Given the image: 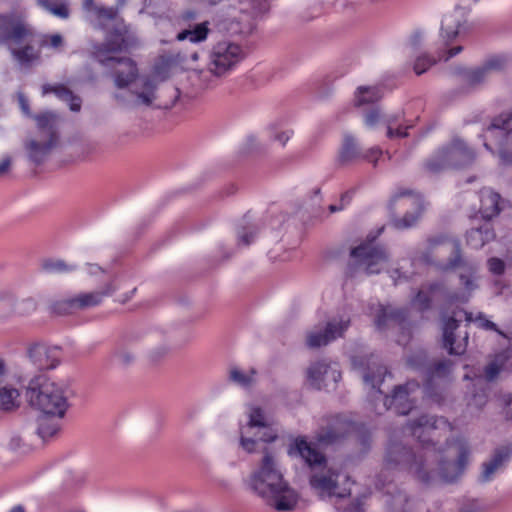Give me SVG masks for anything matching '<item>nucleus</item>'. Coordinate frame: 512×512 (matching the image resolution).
<instances>
[{
    "label": "nucleus",
    "instance_id": "obj_1",
    "mask_svg": "<svg viewBox=\"0 0 512 512\" xmlns=\"http://www.w3.org/2000/svg\"><path fill=\"white\" fill-rule=\"evenodd\" d=\"M407 429L416 437L420 447L414 451L401 442L390 440L385 453L384 464L387 469L407 471L424 484L430 483L426 469L429 457L437 458L436 441L433 434L438 430L451 432L452 427L444 417L421 415L407 423Z\"/></svg>",
    "mask_w": 512,
    "mask_h": 512
},
{
    "label": "nucleus",
    "instance_id": "obj_2",
    "mask_svg": "<svg viewBox=\"0 0 512 512\" xmlns=\"http://www.w3.org/2000/svg\"><path fill=\"white\" fill-rule=\"evenodd\" d=\"M258 467L244 480L247 489L278 511H291L298 494L284 479L274 450L264 447Z\"/></svg>",
    "mask_w": 512,
    "mask_h": 512
},
{
    "label": "nucleus",
    "instance_id": "obj_3",
    "mask_svg": "<svg viewBox=\"0 0 512 512\" xmlns=\"http://www.w3.org/2000/svg\"><path fill=\"white\" fill-rule=\"evenodd\" d=\"M36 30L22 10L0 13V45L6 46L13 60L22 68H31L41 58L33 45Z\"/></svg>",
    "mask_w": 512,
    "mask_h": 512
},
{
    "label": "nucleus",
    "instance_id": "obj_4",
    "mask_svg": "<svg viewBox=\"0 0 512 512\" xmlns=\"http://www.w3.org/2000/svg\"><path fill=\"white\" fill-rule=\"evenodd\" d=\"M447 433L444 430H438L436 434H433V438L437 443L436 451L439 452V456L437 458L428 456L426 469L428 470L430 480L432 479V472L437 470L443 481L452 483L465 472L471 451L464 439L449 440L446 437Z\"/></svg>",
    "mask_w": 512,
    "mask_h": 512
},
{
    "label": "nucleus",
    "instance_id": "obj_5",
    "mask_svg": "<svg viewBox=\"0 0 512 512\" xmlns=\"http://www.w3.org/2000/svg\"><path fill=\"white\" fill-rule=\"evenodd\" d=\"M69 393L68 383H58L50 380L45 374H39L30 379L25 397L30 406L42 411L43 414L63 418L69 408Z\"/></svg>",
    "mask_w": 512,
    "mask_h": 512
},
{
    "label": "nucleus",
    "instance_id": "obj_6",
    "mask_svg": "<svg viewBox=\"0 0 512 512\" xmlns=\"http://www.w3.org/2000/svg\"><path fill=\"white\" fill-rule=\"evenodd\" d=\"M476 159L475 151L458 136L436 149L424 163V169L430 174H439L447 169L470 166Z\"/></svg>",
    "mask_w": 512,
    "mask_h": 512
},
{
    "label": "nucleus",
    "instance_id": "obj_7",
    "mask_svg": "<svg viewBox=\"0 0 512 512\" xmlns=\"http://www.w3.org/2000/svg\"><path fill=\"white\" fill-rule=\"evenodd\" d=\"M407 364L414 370L423 372L425 381L423 385L424 394L435 402L442 400V393L439 391L436 380L447 379L451 373L452 362L440 360L436 363H428L426 354L419 352L407 359Z\"/></svg>",
    "mask_w": 512,
    "mask_h": 512
},
{
    "label": "nucleus",
    "instance_id": "obj_8",
    "mask_svg": "<svg viewBox=\"0 0 512 512\" xmlns=\"http://www.w3.org/2000/svg\"><path fill=\"white\" fill-rule=\"evenodd\" d=\"M242 57L239 45L229 41L219 42L210 51L208 69L215 76H222L239 63Z\"/></svg>",
    "mask_w": 512,
    "mask_h": 512
},
{
    "label": "nucleus",
    "instance_id": "obj_9",
    "mask_svg": "<svg viewBox=\"0 0 512 512\" xmlns=\"http://www.w3.org/2000/svg\"><path fill=\"white\" fill-rule=\"evenodd\" d=\"M376 236H367L366 241L354 247L350 256L355 258L359 264L365 265L366 274H378L381 271V264L388 261V253L383 245L375 244Z\"/></svg>",
    "mask_w": 512,
    "mask_h": 512
},
{
    "label": "nucleus",
    "instance_id": "obj_10",
    "mask_svg": "<svg viewBox=\"0 0 512 512\" xmlns=\"http://www.w3.org/2000/svg\"><path fill=\"white\" fill-rule=\"evenodd\" d=\"M421 389L417 380H408L406 383L394 387L391 395H386L384 405L398 415L409 414L416 406L418 393Z\"/></svg>",
    "mask_w": 512,
    "mask_h": 512
},
{
    "label": "nucleus",
    "instance_id": "obj_11",
    "mask_svg": "<svg viewBox=\"0 0 512 512\" xmlns=\"http://www.w3.org/2000/svg\"><path fill=\"white\" fill-rule=\"evenodd\" d=\"M505 62L504 57L493 56L474 68L455 67L453 73L461 78L462 83L467 88L475 89L482 85L492 72L502 70Z\"/></svg>",
    "mask_w": 512,
    "mask_h": 512
},
{
    "label": "nucleus",
    "instance_id": "obj_12",
    "mask_svg": "<svg viewBox=\"0 0 512 512\" xmlns=\"http://www.w3.org/2000/svg\"><path fill=\"white\" fill-rule=\"evenodd\" d=\"M488 133L497 141L501 163L512 165V110L495 118L488 127Z\"/></svg>",
    "mask_w": 512,
    "mask_h": 512
},
{
    "label": "nucleus",
    "instance_id": "obj_13",
    "mask_svg": "<svg viewBox=\"0 0 512 512\" xmlns=\"http://www.w3.org/2000/svg\"><path fill=\"white\" fill-rule=\"evenodd\" d=\"M137 44V38L124 24H116L108 33L105 41L95 48V56L106 58L107 53L126 51Z\"/></svg>",
    "mask_w": 512,
    "mask_h": 512
},
{
    "label": "nucleus",
    "instance_id": "obj_14",
    "mask_svg": "<svg viewBox=\"0 0 512 512\" xmlns=\"http://www.w3.org/2000/svg\"><path fill=\"white\" fill-rule=\"evenodd\" d=\"M352 365L356 369L362 371V378L366 385H370L373 389H377L379 393H382L380 386L384 381L387 374L390 375L387 367L384 366L379 357L370 355L353 356L351 358Z\"/></svg>",
    "mask_w": 512,
    "mask_h": 512
},
{
    "label": "nucleus",
    "instance_id": "obj_15",
    "mask_svg": "<svg viewBox=\"0 0 512 512\" xmlns=\"http://www.w3.org/2000/svg\"><path fill=\"white\" fill-rule=\"evenodd\" d=\"M350 325L349 317L333 318L326 323L322 330L308 332L306 345L311 349L326 346L336 339L344 337Z\"/></svg>",
    "mask_w": 512,
    "mask_h": 512
},
{
    "label": "nucleus",
    "instance_id": "obj_16",
    "mask_svg": "<svg viewBox=\"0 0 512 512\" xmlns=\"http://www.w3.org/2000/svg\"><path fill=\"white\" fill-rule=\"evenodd\" d=\"M353 423L340 415L329 416L315 433L318 444L329 446L342 441L351 431Z\"/></svg>",
    "mask_w": 512,
    "mask_h": 512
},
{
    "label": "nucleus",
    "instance_id": "obj_17",
    "mask_svg": "<svg viewBox=\"0 0 512 512\" xmlns=\"http://www.w3.org/2000/svg\"><path fill=\"white\" fill-rule=\"evenodd\" d=\"M99 63L107 68L115 69L114 81L118 88H125L138 76L136 63L128 57L100 58Z\"/></svg>",
    "mask_w": 512,
    "mask_h": 512
},
{
    "label": "nucleus",
    "instance_id": "obj_18",
    "mask_svg": "<svg viewBox=\"0 0 512 512\" xmlns=\"http://www.w3.org/2000/svg\"><path fill=\"white\" fill-rule=\"evenodd\" d=\"M239 4V12L241 17L239 20L243 22L240 28L241 33H251L255 28V21L262 19L270 11V0H231Z\"/></svg>",
    "mask_w": 512,
    "mask_h": 512
},
{
    "label": "nucleus",
    "instance_id": "obj_19",
    "mask_svg": "<svg viewBox=\"0 0 512 512\" xmlns=\"http://www.w3.org/2000/svg\"><path fill=\"white\" fill-rule=\"evenodd\" d=\"M288 455L300 457L311 469L324 467L327 463L326 456L317 450L305 437L299 436L289 445Z\"/></svg>",
    "mask_w": 512,
    "mask_h": 512
},
{
    "label": "nucleus",
    "instance_id": "obj_20",
    "mask_svg": "<svg viewBox=\"0 0 512 512\" xmlns=\"http://www.w3.org/2000/svg\"><path fill=\"white\" fill-rule=\"evenodd\" d=\"M410 195L409 190H403L400 191L398 194H396L389 202V210L394 216V204L395 202L400 198L404 196ZM405 206H413L414 211L413 212H406L402 218L393 217L392 218V224L396 229H408L413 227L418 219L420 218L424 207H423V201L419 197L409 198L404 202Z\"/></svg>",
    "mask_w": 512,
    "mask_h": 512
},
{
    "label": "nucleus",
    "instance_id": "obj_21",
    "mask_svg": "<svg viewBox=\"0 0 512 512\" xmlns=\"http://www.w3.org/2000/svg\"><path fill=\"white\" fill-rule=\"evenodd\" d=\"M479 214L483 221L491 222L503 210L505 200L491 188H483L479 192Z\"/></svg>",
    "mask_w": 512,
    "mask_h": 512
},
{
    "label": "nucleus",
    "instance_id": "obj_22",
    "mask_svg": "<svg viewBox=\"0 0 512 512\" xmlns=\"http://www.w3.org/2000/svg\"><path fill=\"white\" fill-rule=\"evenodd\" d=\"M338 473L333 472L331 469L327 471V473H314L311 475L309 483L321 498L325 497H339L344 498L347 494L337 493L336 490L338 488Z\"/></svg>",
    "mask_w": 512,
    "mask_h": 512
},
{
    "label": "nucleus",
    "instance_id": "obj_23",
    "mask_svg": "<svg viewBox=\"0 0 512 512\" xmlns=\"http://www.w3.org/2000/svg\"><path fill=\"white\" fill-rule=\"evenodd\" d=\"M461 320L455 316H448L443 319L442 327V341L443 348H445L450 355H462L466 351L468 333L465 334L463 342L455 344V331L459 328Z\"/></svg>",
    "mask_w": 512,
    "mask_h": 512
},
{
    "label": "nucleus",
    "instance_id": "obj_24",
    "mask_svg": "<svg viewBox=\"0 0 512 512\" xmlns=\"http://www.w3.org/2000/svg\"><path fill=\"white\" fill-rule=\"evenodd\" d=\"M512 458V440L496 448L489 461L482 464V471L479 481L482 483L489 482L493 479L494 474L505 462Z\"/></svg>",
    "mask_w": 512,
    "mask_h": 512
},
{
    "label": "nucleus",
    "instance_id": "obj_25",
    "mask_svg": "<svg viewBox=\"0 0 512 512\" xmlns=\"http://www.w3.org/2000/svg\"><path fill=\"white\" fill-rule=\"evenodd\" d=\"M28 356L38 370H51L60 363L57 350L42 344L32 345L28 350Z\"/></svg>",
    "mask_w": 512,
    "mask_h": 512
},
{
    "label": "nucleus",
    "instance_id": "obj_26",
    "mask_svg": "<svg viewBox=\"0 0 512 512\" xmlns=\"http://www.w3.org/2000/svg\"><path fill=\"white\" fill-rule=\"evenodd\" d=\"M496 233L491 222L483 221L477 226H472L466 232V243L473 249H481L485 244L493 241Z\"/></svg>",
    "mask_w": 512,
    "mask_h": 512
},
{
    "label": "nucleus",
    "instance_id": "obj_27",
    "mask_svg": "<svg viewBox=\"0 0 512 512\" xmlns=\"http://www.w3.org/2000/svg\"><path fill=\"white\" fill-rule=\"evenodd\" d=\"M115 291L116 287L110 282L101 291L80 293L74 296L76 311L98 306L104 297L112 295Z\"/></svg>",
    "mask_w": 512,
    "mask_h": 512
},
{
    "label": "nucleus",
    "instance_id": "obj_28",
    "mask_svg": "<svg viewBox=\"0 0 512 512\" xmlns=\"http://www.w3.org/2000/svg\"><path fill=\"white\" fill-rule=\"evenodd\" d=\"M53 93L57 98L69 104L71 111L78 112L81 109L82 100L75 95L72 90L63 84H44L42 86V94L47 95Z\"/></svg>",
    "mask_w": 512,
    "mask_h": 512
},
{
    "label": "nucleus",
    "instance_id": "obj_29",
    "mask_svg": "<svg viewBox=\"0 0 512 512\" xmlns=\"http://www.w3.org/2000/svg\"><path fill=\"white\" fill-rule=\"evenodd\" d=\"M362 156V150L357 140L350 134H345L338 153L337 161L339 165L345 166Z\"/></svg>",
    "mask_w": 512,
    "mask_h": 512
},
{
    "label": "nucleus",
    "instance_id": "obj_30",
    "mask_svg": "<svg viewBox=\"0 0 512 512\" xmlns=\"http://www.w3.org/2000/svg\"><path fill=\"white\" fill-rule=\"evenodd\" d=\"M462 22L458 12L444 16L441 25V38L445 46L450 45L462 32Z\"/></svg>",
    "mask_w": 512,
    "mask_h": 512
},
{
    "label": "nucleus",
    "instance_id": "obj_31",
    "mask_svg": "<svg viewBox=\"0 0 512 512\" xmlns=\"http://www.w3.org/2000/svg\"><path fill=\"white\" fill-rule=\"evenodd\" d=\"M451 245L452 249L450 257L446 263L437 265L438 268L443 272L454 271L458 268H465L469 271H473V266L470 265L463 257L460 241L453 240Z\"/></svg>",
    "mask_w": 512,
    "mask_h": 512
},
{
    "label": "nucleus",
    "instance_id": "obj_32",
    "mask_svg": "<svg viewBox=\"0 0 512 512\" xmlns=\"http://www.w3.org/2000/svg\"><path fill=\"white\" fill-rule=\"evenodd\" d=\"M58 140L49 138L46 142L40 143L36 140H30L26 144L29 159L36 165H40L45 161L47 155L56 146Z\"/></svg>",
    "mask_w": 512,
    "mask_h": 512
},
{
    "label": "nucleus",
    "instance_id": "obj_33",
    "mask_svg": "<svg viewBox=\"0 0 512 512\" xmlns=\"http://www.w3.org/2000/svg\"><path fill=\"white\" fill-rule=\"evenodd\" d=\"M512 357V351L505 349L496 353L494 358L485 366L484 376L487 381L495 380L499 373L506 367Z\"/></svg>",
    "mask_w": 512,
    "mask_h": 512
},
{
    "label": "nucleus",
    "instance_id": "obj_34",
    "mask_svg": "<svg viewBox=\"0 0 512 512\" xmlns=\"http://www.w3.org/2000/svg\"><path fill=\"white\" fill-rule=\"evenodd\" d=\"M57 416L44 414L38 418L37 434L43 439L56 435L61 429L60 420Z\"/></svg>",
    "mask_w": 512,
    "mask_h": 512
},
{
    "label": "nucleus",
    "instance_id": "obj_35",
    "mask_svg": "<svg viewBox=\"0 0 512 512\" xmlns=\"http://www.w3.org/2000/svg\"><path fill=\"white\" fill-rule=\"evenodd\" d=\"M209 22L205 21L194 26L184 29L176 36L178 41L189 40L192 43H201L205 41L210 33Z\"/></svg>",
    "mask_w": 512,
    "mask_h": 512
},
{
    "label": "nucleus",
    "instance_id": "obj_36",
    "mask_svg": "<svg viewBox=\"0 0 512 512\" xmlns=\"http://www.w3.org/2000/svg\"><path fill=\"white\" fill-rule=\"evenodd\" d=\"M329 364L324 361L312 363L307 369V381L314 389L321 390L324 386V377L328 373Z\"/></svg>",
    "mask_w": 512,
    "mask_h": 512
},
{
    "label": "nucleus",
    "instance_id": "obj_37",
    "mask_svg": "<svg viewBox=\"0 0 512 512\" xmlns=\"http://www.w3.org/2000/svg\"><path fill=\"white\" fill-rule=\"evenodd\" d=\"M37 127L40 131L45 132L49 138L58 140V133L56 128L57 115L53 112H45L34 116Z\"/></svg>",
    "mask_w": 512,
    "mask_h": 512
},
{
    "label": "nucleus",
    "instance_id": "obj_38",
    "mask_svg": "<svg viewBox=\"0 0 512 512\" xmlns=\"http://www.w3.org/2000/svg\"><path fill=\"white\" fill-rule=\"evenodd\" d=\"M20 393L16 388L4 386L0 388V411H12L19 407Z\"/></svg>",
    "mask_w": 512,
    "mask_h": 512
},
{
    "label": "nucleus",
    "instance_id": "obj_39",
    "mask_svg": "<svg viewBox=\"0 0 512 512\" xmlns=\"http://www.w3.org/2000/svg\"><path fill=\"white\" fill-rule=\"evenodd\" d=\"M39 6L60 19H67L70 15L67 0H37Z\"/></svg>",
    "mask_w": 512,
    "mask_h": 512
},
{
    "label": "nucleus",
    "instance_id": "obj_40",
    "mask_svg": "<svg viewBox=\"0 0 512 512\" xmlns=\"http://www.w3.org/2000/svg\"><path fill=\"white\" fill-rule=\"evenodd\" d=\"M41 270L48 273V274H62V273H69L74 270H76L75 265L67 264L62 259H44L42 260L41 264Z\"/></svg>",
    "mask_w": 512,
    "mask_h": 512
},
{
    "label": "nucleus",
    "instance_id": "obj_41",
    "mask_svg": "<svg viewBox=\"0 0 512 512\" xmlns=\"http://www.w3.org/2000/svg\"><path fill=\"white\" fill-rule=\"evenodd\" d=\"M381 98L380 90L376 87H359L356 94V104H372Z\"/></svg>",
    "mask_w": 512,
    "mask_h": 512
},
{
    "label": "nucleus",
    "instance_id": "obj_42",
    "mask_svg": "<svg viewBox=\"0 0 512 512\" xmlns=\"http://www.w3.org/2000/svg\"><path fill=\"white\" fill-rule=\"evenodd\" d=\"M1 307H12L11 302L0 303ZM37 309V303L32 298L23 299L13 305V312L20 316H26L33 313Z\"/></svg>",
    "mask_w": 512,
    "mask_h": 512
},
{
    "label": "nucleus",
    "instance_id": "obj_43",
    "mask_svg": "<svg viewBox=\"0 0 512 512\" xmlns=\"http://www.w3.org/2000/svg\"><path fill=\"white\" fill-rule=\"evenodd\" d=\"M52 313L64 316L76 312L74 297L61 299L53 302L50 306Z\"/></svg>",
    "mask_w": 512,
    "mask_h": 512
},
{
    "label": "nucleus",
    "instance_id": "obj_44",
    "mask_svg": "<svg viewBox=\"0 0 512 512\" xmlns=\"http://www.w3.org/2000/svg\"><path fill=\"white\" fill-rule=\"evenodd\" d=\"M255 369H250L249 374H245L238 368H232L229 373V380L236 383L237 385L247 388L253 383V376L256 375Z\"/></svg>",
    "mask_w": 512,
    "mask_h": 512
},
{
    "label": "nucleus",
    "instance_id": "obj_45",
    "mask_svg": "<svg viewBox=\"0 0 512 512\" xmlns=\"http://www.w3.org/2000/svg\"><path fill=\"white\" fill-rule=\"evenodd\" d=\"M352 430L355 431L356 441L361 447L363 452L369 451L371 447L372 436L370 430L363 424L353 426Z\"/></svg>",
    "mask_w": 512,
    "mask_h": 512
},
{
    "label": "nucleus",
    "instance_id": "obj_46",
    "mask_svg": "<svg viewBox=\"0 0 512 512\" xmlns=\"http://www.w3.org/2000/svg\"><path fill=\"white\" fill-rule=\"evenodd\" d=\"M64 44V38L59 33L42 35V39L39 43L40 47H49L56 51H61Z\"/></svg>",
    "mask_w": 512,
    "mask_h": 512
},
{
    "label": "nucleus",
    "instance_id": "obj_47",
    "mask_svg": "<svg viewBox=\"0 0 512 512\" xmlns=\"http://www.w3.org/2000/svg\"><path fill=\"white\" fill-rule=\"evenodd\" d=\"M247 425L251 428L253 427H260V428H266L268 426L265 415L262 410V408L255 406L251 408V411L249 413V421Z\"/></svg>",
    "mask_w": 512,
    "mask_h": 512
},
{
    "label": "nucleus",
    "instance_id": "obj_48",
    "mask_svg": "<svg viewBox=\"0 0 512 512\" xmlns=\"http://www.w3.org/2000/svg\"><path fill=\"white\" fill-rule=\"evenodd\" d=\"M257 228L255 226H249V227H240L237 230V236H238V243L242 244L244 246L250 245L256 235H257Z\"/></svg>",
    "mask_w": 512,
    "mask_h": 512
},
{
    "label": "nucleus",
    "instance_id": "obj_49",
    "mask_svg": "<svg viewBox=\"0 0 512 512\" xmlns=\"http://www.w3.org/2000/svg\"><path fill=\"white\" fill-rule=\"evenodd\" d=\"M436 63L437 60L434 57L424 54L417 57L413 69L417 75H421Z\"/></svg>",
    "mask_w": 512,
    "mask_h": 512
},
{
    "label": "nucleus",
    "instance_id": "obj_50",
    "mask_svg": "<svg viewBox=\"0 0 512 512\" xmlns=\"http://www.w3.org/2000/svg\"><path fill=\"white\" fill-rule=\"evenodd\" d=\"M476 322L478 323V326L480 328H482L484 330L494 331L497 334H499L500 336H502L508 340H512V336L505 334L503 331H501L494 322L486 319L484 314L479 313L478 317L476 318Z\"/></svg>",
    "mask_w": 512,
    "mask_h": 512
},
{
    "label": "nucleus",
    "instance_id": "obj_51",
    "mask_svg": "<svg viewBox=\"0 0 512 512\" xmlns=\"http://www.w3.org/2000/svg\"><path fill=\"white\" fill-rule=\"evenodd\" d=\"M417 304L419 311L425 312L431 308L432 300L428 293L419 290L413 300Z\"/></svg>",
    "mask_w": 512,
    "mask_h": 512
},
{
    "label": "nucleus",
    "instance_id": "obj_52",
    "mask_svg": "<svg viewBox=\"0 0 512 512\" xmlns=\"http://www.w3.org/2000/svg\"><path fill=\"white\" fill-rule=\"evenodd\" d=\"M393 124H394V121L392 120H389L388 122V126H387V137L392 139V138H406L408 137V128H410L411 126H402V125H399L397 128H393Z\"/></svg>",
    "mask_w": 512,
    "mask_h": 512
},
{
    "label": "nucleus",
    "instance_id": "obj_53",
    "mask_svg": "<svg viewBox=\"0 0 512 512\" xmlns=\"http://www.w3.org/2000/svg\"><path fill=\"white\" fill-rule=\"evenodd\" d=\"M488 270L496 276H501L505 272V262L498 257H491L487 260Z\"/></svg>",
    "mask_w": 512,
    "mask_h": 512
},
{
    "label": "nucleus",
    "instance_id": "obj_54",
    "mask_svg": "<svg viewBox=\"0 0 512 512\" xmlns=\"http://www.w3.org/2000/svg\"><path fill=\"white\" fill-rule=\"evenodd\" d=\"M445 240L446 239L443 236L429 238L428 239V251L423 253V256H422L423 261H425L427 264H433V261L431 260V253L436 246L443 244L445 242Z\"/></svg>",
    "mask_w": 512,
    "mask_h": 512
},
{
    "label": "nucleus",
    "instance_id": "obj_55",
    "mask_svg": "<svg viewBox=\"0 0 512 512\" xmlns=\"http://www.w3.org/2000/svg\"><path fill=\"white\" fill-rule=\"evenodd\" d=\"M388 321H390L389 311L383 305H380L375 316V325L379 330H383L386 328Z\"/></svg>",
    "mask_w": 512,
    "mask_h": 512
},
{
    "label": "nucleus",
    "instance_id": "obj_56",
    "mask_svg": "<svg viewBox=\"0 0 512 512\" xmlns=\"http://www.w3.org/2000/svg\"><path fill=\"white\" fill-rule=\"evenodd\" d=\"M408 318V310L405 308H396L389 311V319L402 326Z\"/></svg>",
    "mask_w": 512,
    "mask_h": 512
},
{
    "label": "nucleus",
    "instance_id": "obj_57",
    "mask_svg": "<svg viewBox=\"0 0 512 512\" xmlns=\"http://www.w3.org/2000/svg\"><path fill=\"white\" fill-rule=\"evenodd\" d=\"M94 14L99 20H113L116 17V10L112 7L98 6Z\"/></svg>",
    "mask_w": 512,
    "mask_h": 512
},
{
    "label": "nucleus",
    "instance_id": "obj_58",
    "mask_svg": "<svg viewBox=\"0 0 512 512\" xmlns=\"http://www.w3.org/2000/svg\"><path fill=\"white\" fill-rule=\"evenodd\" d=\"M8 447L10 450L20 453H24L28 450L27 445L24 443L23 439L18 435H14L11 437Z\"/></svg>",
    "mask_w": 512,
    "mask_h": 512
},
{
    "label": "nucleus",
    "instance_id": "obj_59",
    "mask_svg": "<svg viewBox=\"0 0 512 512\" xmlns=\"http://www.w3.org/2000/svg\"><path fill=\"white\" fill-rule=\"evenodd\" d=\"M144 87L147 88V89H150L149 92H139L137 93V98L145 105L149 106L151 105L153 99H154V95H153V86L151 84V82L149 80H147L145 83H144Z\"/></svg>",
    "mask_w": 512,
    "mask_h": 512
},
{
    "label": "nucleus",
    "instance_id": "obj_60",
    "mask_svg": "<svg viewBox=\"0 0 512 512\" xmlns=\"http://www.w3.org/2000/svg\"><path fill=\"white\" fill-rule=\"evenodd\" d=\"M382 155V150L379 147H372L368 149L366 152H362V156L360 159L367 160L372 162L374 166L377 165V161L379 157Z\"/></svg>",
    "mask_w": 512,
    "mask_h": 512
},
{
    "label": "nucleus",
    "instance_id": "obj_61",
    "mask_svg": "<svg viewBox=\"0 0 512 512\" xmlns=\"http://www.w3.org/2000/svg\"><path fill=\"white\" fill-rule=\"evenodd\" d=\"M115 358L116 361L122 366L130 365L135 359L133 354L125 350L117 352L115 354Z\"/></svg>",
    "mask_w": 512,
    "mask_h": 512
},
{
    "label": "nucleus",
    "instance_id": "obj_62",
    "mask_svg": "<svg viewBox=\"0 0 512 512\" xmlns=\"http://www.w3.org/2000/svg\"><path fill=\"white\" fill-rule=\"evenodd\" d=\"M460 512H484V506L479 500L473 499L466 503Z\"/></svg>",
    "mask_w": 512,
    "mask_h": 512
},
{
    "label": "nucleus",
    "instance_id": "obj_63",
    "mask_svg": "<svg viewBox=\"0 0 512 512\" xmlns=\"http://www.w3.org/2000/svg\"><path fill=\"white\" fill-rule=\"evenodd\" d=\"M257 440L254 438H247L241 435L240 437V446L247 453H253L256 451Z\"/></svg>",
    "mask_w": 512,
    "mask_h": 512
},
{
    "label": "nucleus",
    "instance_id": "obj_64",
    "mask_svg": "<svg viewBox=\"0 0 512 512\" xmlns=\"http://www.w3.org/2000/svg\"><path fill=\"white\" fill-rule=\"evenodd\" d=\"M462 51H463V47L462 46H460V45L459 46H455L453 48L448 49L443 54H439V60L448 61L449 59L455 57L456 55H458Z\"/></svg>",
    "mask_w": 512,
    "mask_h": 512
}]
</instances>
